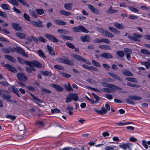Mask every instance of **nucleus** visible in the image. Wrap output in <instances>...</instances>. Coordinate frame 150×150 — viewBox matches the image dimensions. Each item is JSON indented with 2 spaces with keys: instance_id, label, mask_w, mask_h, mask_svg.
I'll return each mask as SVG.
<instances>
[{
  "instance_id": "obj_46",
  "label": "nucleus",
  "mask_w": 150,
  "mask_h": 150,
  "mask_svg": "<svg viewBox=\"0 0 150 150\" xmlns=\"http://www.w3.org/2000/svg\"><path fill=\"white\" fill-rule=\"evenodd\" d=\"M66 45L67 47L70 48L72 49H74L75 48V46L74 45L71 43L66 42Z\"/></svg>"
},
{
  "instance_id": "obj_64",
  "label": "nucleus",
  "mask_w": 150,
  "mask_h": 150,
  "mask_svg": "<svg viewBox=\"0 0 150 150\" xmlns=\"http://www.w3.org/2000/svg\"><path fill=\"white\" fill-rule=\"evenodd\" d=\"M0 16L4 18H7V16L6 14L4 12L0 11Z\"/></svg>"
},
{
  "instance_id": "obj_8",
  "label": "nucleus",
  "mask_w": 150,
  "mask_h": 150,
  "mask_svg": "<svg viewBox=\"0 0 150 150\" xmlns=\"http://www.w3.org/2000/svg\"><path fill=\"white\" fill-rule=\"evenodd\" d=\"M11 26L15 30L19 32H22L23 30L20 25L16 23H13L11 24Z\"/></svg>"
},
{
  "instance_id": "obj_52",
  "label": "nucleus",
  "mask_w": 150,
  "mask_h": 150,
  "mask_svg": "<svg viewBox=\"0 0 150 150\" xmlns=\"http://www.w3.org/2000/svg\"><path fill=\"white\" fill-rule=\"evenodd\" d=\"M19 2L28 7L29 6V4H27L24 0H17Z\"/></svg>"
},
{
  "instance_id": "obj_58",
  "label": "nucleus",
  "mask_w": 150,
  "mask_h": 150,
  "mask_svg": "<svg viewBox=\"0 0 150 150\" xmlns=\"http://www.w3.org/2000/svg\"><path fill=\"white\" fill-rule=\"evenodd\" d=\"M54 68L57 69H58L63 70L64 69V68L62 66L59 65H55L54 67Z\"/></svg>"
},
{
  "instance_id": "obj_6",
  "label": "nucleus",
  "mask_w": 150,
  "mask_h": 150,
  "mask_svg": "<svg viewBox=\"0 0 150 150\" xmlns=\"http://www.w3.org/2000/svg\"><path fill=\"white\" fill-rule=\"evenodd\" d=\"M2 66L8 69L14 73H16L17 70L14 67L8 64H4V63H1Z\"/></svg>"
},
{
  "instance_id": "obj_4",
  "label": "nucleus",
  "mask_w": 150,
  "mask_h": 150,
  "mask_svg": "<svg viewBox=\"0 0 150 150\" xmlns=\"http://www.w3.org/2000/svg\"><path fill=\"white\" fill-rule=\"evenodd\" d=\"M101 84L104 86L108 87L112 89H115V90H122V88H119L116 85L111 84H108L106 82H102L101 83Z\"/></svg>"
},
{
  "instance_id": "obj_13",
  "label": "nucleus",
  "mask_w": 150,
  "mask_h": 150,
  "mask_svg": "<svg viewBox=\"0 0 150 150\" xmlns=\"http://www.w3.org/2000/svg\"><path fill=\"white\" fill-rule=\"evenodd\" d=\"M1 97L3 99L8 102H11L12 101L11 99V96L9 94L3 93L1 94Z\"/></svg>"
},
{
  "instance_id": "obj_25",
  "label": "nucleus",
  "mask_w": 150,
  "mask_h": 150,
  "mask_svg": "<svg viewBox=\"0 0 150 150\" xmlns=\"http://www.w3.org/2000/svg\"><path fill=\"white\" fill-rule=\"evenodd\" d=\"M42 23V22L41 23H39L35 21H32L31 22V23L33 25L40 28L43 27Z\"/></svg>"
},
{
  "instance_id": "obj_28",
  "label": "nucleus",
  "mask_w": 150,
  "mask_h": 150,
  "mask_svg": "<svg viewBox=\"0 0 150 150\" xmlns=\"http://www.w3.org/2000/svg\"><path fill=\"white\" fill-rule=\"evenodd\" d=\"M60 14L66 16H68L71 15V12H67L64 10H61L59 11Z\"/></svg>"
},
{
  "instance_id": "obj_57",
  "label": "nucleus",
  "mask_w": 150,
  "mask_h": 150,
  "mask_svg": "<svg viewBox=\"0 0 150 150\" xmlns=\"http://www.w3.org/2000/svg\"><path fill=\"white\" fill-rule=\"evenodd\" d=\"M127 84L131 87H135V88H138L139 87V86L137 84H134L132 83H131L130 82H127Z\"/></svg>"
},
{
  "instance_id": "obj_10",
  "label": "nucleus",
  "mask_w": 150,
  "mask_h": 150,
  "mask_svg": "<svg viewBox=\"0 0 150 150\" xmlns=\"http://www.w3.org/2000/svg\"><path fill=\"white\" fill-rule=\"evenodd\" d=\"M51 86L52 88H55L56 90L59 92H61L63 91L64 89L61 86L55 84H51Z\"/></svg>"
},
{
  "instance_id": "obj_36",
  "label": "nucleus",
  "mask_w": 150,
  "mask_h": 150,
  "mask_svg": "<svg viewBox=\"0 0 150 150\" xmlns=\"http://www.w3.org/2000/svg\"><path fill=\"white\" fill-rule=\"evenodd\" d=\"M1 7L2 9L4 10H9L10 9L9 6L6 4H2Z\"/></svg>"
},
{
  "instance_id": "obj_11",
  "label": "nucleus",
  "mask_w": 150,
  "mask_h": 150,
  "mask_svg": "<svg viewBox=\"0 0 150 150\" xmlns=\"http://www.w3.org/2000/svg\"><path fill=\"white\" fill-rule=\"evenodd\" d=\"M29 93L31 97L33 98L34 100L35 101V103L38 104L39 106L41 107V105L40 104L38 103L37 102H39L40 103H42L43 101L41 100H40V99L35 96L33 94L30 93Z\"/></svg>"
},
{
  "instance_id": "obj_34",
  "label": "nucleus",
  "mask_w": 150,
  "mask_h": 150,
  "mask_svg": "<svg viewBox=\"0 0 150 150\" xmlns=\"http://www.w3.org/2000/svg\"><path fill=\"white\" fill-rule=\"evenodd\" d=\"M29 13L30 15L33 18H38V15H37L36 12L32 10H30L29 11Z\"/></svg>"
},
{
  "instance_id": "obj_24",
  "label": "nucleus",
  "mask_w": 150,
  "mask_h": 150,
  "mask_svg": "<svg viewBox=\"0 0 150 150\" xmlns=\"http://www.w3.org/2000/svg\"><path fill=\"white\" fill-rule=\"evenodd\" d=\"M11 89L13 93L16 94L18 97L20 98V96L19 94V92L18 91V89L14 86H12L11 87Z\"/></svg>"
},
{
  "instance_id": "obj_1",
  "label": "nucleus",
  "mask_w": 150,
  "mask_h": 150,
  "mask_svg": "<svg viewBox=\"0 0 150 150\" xmlns=\"http://www.w3.org/2000/svg\"><path fill=\"white\" fill-rule=\"evenodd\" d=\"M128 97L129 98L126 99V102L128 104L133 105L134 104V103L131 100H140L142 99L141 97L136 95H130Z\"/></svg>"
},
{
  "instance_id": "obj_16",
  "label": "nucleus",
  "mask_w": 150,
  "mask_h": 150,
  "mask_svg": "<svg viewBox=\"0 0 150 150\" xmlns=\"http://www.w3.org/2000/svg\"><path fill=\"white\" fill-rule=\"evenodd\" d=\"M88 6L89 8L92 12L97 14H99L100 13V11L95 8L93 5L91 4H88Z\"/></svg>"
},
{
  "instance_id": "obj_61",
  "label": "nucleus",
  "mask_w": 150,
  "mask_h": 150,
  "mask_svg": "<svg viewBox=\"0 0 150 150\" xmlns=\"http://www.w3.org/2000/svg\"><path fill=\"white\" fill-rule=\"evenodd\" d=\"M23 16L24 18L27 21H30V18L29 15L26 13H24L23 14Z\"/></svg>"
},
{
  "instance_id": "obj_49",
  "label": "nucleus",
  "mask_w": 150,
  "mask_h": 150,
  "mask_svg": "<svg viewBox=\"0 0 150 150\" xmlns=\"http://www.w3.org/2000/svg\"><path fill=\"white\" fill-rule=\"evenodd\" d=\"M118 11L117 10H115L112 9L111 7L109 8V11H107V13H115L117 12Z\"/></svg>"
},
{
  "instance_id": "obj_59",
  "label": "nucleus",
  "mask_w": 150,
  "mask_h": 150,
  "mask_svg": "<svg viewBox=\"0 0 150 150\" xmlns=\"http://www.w3.org/2000/svg\"><path fill=\"white\" fill-rule=\"evenodd\" d=\"M66 90L69 92L72 91L73 89L71 85L69 84L66 87Z\"/></svg>"
},
{
  "instance_id": "obj_48",
  "label": "nucleus",
  "mask_w": 150,
  "mask_h": 150,
  "mask_svg": "<svg viewBox=\"0 0 150 150\" xmlns=\"http://www.w3.org/2000/svg\"><path fill=\"white\" fill-rule=\"evenodd\" d=\"M104 35L106 37L110 38H113L114 36L113 34L107 31L105 32Z\"/></svg>"
},
{
  "instance_id": "obj_41",
  "label": "nucleus",
  "mask_w": 150,
  "mask_h": 150,
  "mask_svg": "<svg viewBox=\"0 0 150 150\" xmlns=\"http://www.w3.org/2000/svg\"><path fill=\"white\" fill-rule=\"evenodd\" d=\"M59 74L63 77L67 78H69L71 77V75L69 74H67L63 72H60Z\"/></svg>"
},
{
  "instance_id": "obj_43",
  "label": "nucleus",
  "mask_w": 150,
  "mask_h": 150,
  "mask_svg": "<svg viewBox=\"0 0 150 150\" xmlns=\"http://www.w3.org/2000/svg\"><path fill=\"white\" fill-rule=\"evenodd\" d=\"M8 1L11 3L13 5L16 6H18L19 4L16 0H8Z\"/></svg>"
},
{
  "instance_id": "obj_60",
  "label": "nucleus",
  "mask_w": 150,
  "mask_h": 150,
  "mask_svg": "<svg viewBox=\"0 0 150 150\" xmlns=\"http://www.w3.org/2000/svg\"><path fill=\"white\" fill-rule=\"evenodd\" d=\"M51 111L52 113H58L60 112V110L58 109L55 108L51 109Z\"/></svg>"
},
{
  "instance_id": "obj_35",
  "label": "nucleus",
  "mask_w": 150,
  "mask_h": 150,
  "mask_svg": "<svg viewBox=\"0 0 150 150\" xmlns=\"http://www.w3.org/2000/svg\"><path fill=\"white\" fill-rule=\"evenodd\" d=\"M114 25L115 27L120 29H123L125 28V26L118 23H114Z\"/></svg>"
},
{
  "instance_id": "obj_3",
  "label": "nucleus",
  "mask_w": 150,
  "mask_h": 150,
  "mask_svg": "<svg viewBox=\"0 0 150 150\" xmlns=\"http://www.w3.org/2000/svg\"><path fill=\"white\" fill-rule=\"evenodd\" d=\"M73 31L75 32H80L88 33L89 31L83 26L79 25L78 26L74 27L72 28Z\"/></svg>"
},
{
  "instance_id": "obj_27",
  "label": "nucleus",
  "mask_w": 150,
  "mask_h": 150,
  "mask_svg": "<svg viewBox=\"0 0 150 150\" xmlns=\"http://www.w3.org/2000/svg\"><path fill=\"white\" fill-rule=\"evenodd\" d=\"M54 22L56 24L62 25H65L67 24V23L59 19H55Z\"/></svg>"
},
{
  "instance_id": "obj_7",
  "label": "nucleus",
  "mask_w": 150,
  "mask_h": 150,
  "mask_svg": "<svg viewBox=\"0 0 150 150\" xmlns=\"http://www.w3.org/2000/svg\"><path fill=\"white\" fill-rule=\"evenodd\" d=\"M45 36L49 40L53 42L56 43L59 41L58 39L55 38L54 36L51 35L46 34L45 35Z\"/></svg>"
},
{
  "instance_id": "obj_45",
  "label": "nucleus",
  "mask_w": 150,
  "mask_h": 150,
  "mask_svg": "<svg viewBox=\"0 0 150 150\" xmlns=\"http://www.w3.org/2000/svg\"><path fill=\"white\" fill-rule=\"evenodd\" d=\"M141 52L142 53L147 55H150V52L144 49L141 50Z\"/></svg>"
},
{
  "instance_id": "obj_55",
  "label": "nucleus",
  "mask_w": 150,
  "mask_h": 150,
  "mask_svg": "<svg viewBox=\"0 0 150 150\" xmlns=\"http://www.w3.org/2000/svg\"><path fill=\"white\" fill-rule=\"evenodd\" d=\"M26 87L28 90L31 91H33L35 90V88L31 86H26Z\"/></svg>"
},
{
  "instance_id": "obj_17",
  "label": "nucleus",
  "mask_w": 150,
  "mask_h": 150,
  "mask_svg": "<svg viewBox=\"0 0 150 150\" xmlns=\"http://www.w3.org/2000/svg\"><path fill=\"white\" fill-rule=\"evenodd\" d=\"M72 57L76 60L83 62L86 61V60L85 59L79 55L76 54H73L72 55Z\"/></svg>"
},
{
  "instance_id": "obj_2",
  "label": "nucleus",
  "mask_w": 150,
  "mask_h": 150,
  "mask_svg": "<svg viewBox=\"0 0 150 150\" xmlns=\"http://www.w3.org/2000/svg\"><path fill=\"white\" fill-rule=\"evenodd\" d=\"M58 61L60 63L68 65L73 66L74 65V63L73 62L70 60L68 58L66 57H64L63 58H59L58 59Z\"/></svg>"
},
{
  "instance_id": "obj_19",
  "label": "nucleus",
  "mask_w": 150,
  "mask_h": 150,
  "mask_svg": "<svg viewBox=\"0 0 150 150\" xmlns=\"http://www.w3.org/2000/svg\"><path fill=\"white\" fill-rule=\"evenodd\" d=\"M131 144L129 143L124 144H123L119 145V146L123 149L126 150L127 149H130V145Z\"/></svg>"
},
{
  "instance_id": "obj_56",
  "label": "nucleus",
  "mask_w": 150,
  "mask_h": 150,
  "mask_svg": "<svg viewBox=\"0 0 150 150\" xmlns=\"http://www.w3.org/2000/svg\"><path fill=\"white\" fill-rule=\"evenodd\" d=\"M92 64L94 65V66L97 67H100L101 66L97 62L94 60H92Z\"/></svg>"
},
{
  "instance_id": "obj_54",
  "label": "nucleus",
  "mask_w": 150,
  "mask_h": 150,
  "mask_svg": "<svg viewBox=\"0 0 150 150\" xmlns=\"http://www.w3.org/2000/svg\"><path fill=\"white\" fill-rule=\"evenodd\" d=\"M0 83L4 86H8L9 85L7 81H0Z\"/></svg>"
},
{
  "instance_id": "obj_47",
  "label": "nucleus",
  "mask_w": 150,
  "mask_h": 150,
  "mask_svg": "<svg viewBox=\"0 0 150 150\" xmlns=\"http://www.w3.org/2000/svg\"><path fill=\"white\" fill-rule=\"evenodd\" d=\"M125 79L128 81L132 82H136L137 81V79L135 78H134L127 77L125 78Z\"/></svg>"
},
{
  "instance_id": "obj_33",
  "label": "nucleus",
  "mask_w": 150,
  "mask_h": 150,
  "mask_svg": "<svg viewBox=\"0 0 150 150\" xmlns=\"http://www.w3.org/2000/svg\"><path fill=\"white\" fill-rule=\"evenodd\" d=\"M15 51L17 53L21 54L23 51H24L23 49L19 47H17L15 48Z\"/></svg>"
},
{
  "instance_id": "obj_18",
  "label": "nucleus",
  "mask_w": 150,
  "mask_h": 150,
  "mask_svg": "<svg viewBox=\"0 0 150 150\" xmlns=\"http://www.w3.org/2000/svg\"><path fill=\"white\" fill-rule=\"evenodd\" d=\"M80 38L81 40L83 42H90L91 41V38L88 35L81 36L80 37Z\"/></svg>"
},
{
  "instance_id": "obj_23",
  "label": "nucleus",
  "mask_w": 150,
  "mask_h": 150,
  "mask_svg": "<svg viewBox=\"0 0 150 150\" xmlns=\"http://www.w3.org/2000/svg\"><path fill=\"white\" fill-rule=\"evenodd\" d=\"M47 50L50 54L54 55L55 54V52L54 49L50 47L49 45H47Z\"/></svg>"
},
{
  "instance_id": "obj_30",
  "label": "nucleus",
  "mask_w": 150,
  "mask_h": 150,
  "mask_svg": "<svg viewBox=\"0 0 150 150\" xmlns=\"http://www.w3.org/2000/svg\"><path fill=\"white\" fill-rule=\"evenodd\" d=\"M114 89H110L108 88H104L102 90L105 92L110 93L111 92H115V91Z\"/></svg>"
},
{
  "instance_id": "obj_9",
  "label": "nucleus",
  "mask_w": 150,
  "mask_h": 150,
  "mask_svg": "<svg viewBox=\"0 0 150 150\" xmlns=\"http://www.w3.org/2000/svg\"><path fill=\"white\" fill-rule=\"evenodd\" d=\"M124 51L127 60L130 61L131 59V54L132 52V50L130 49L125 48Z\"/></svg>"
},
{
  "instance_id": "obj_22",
  "label": "nucleus",
  "mask_w": 150,
  "mask_h": 150,
  "mask_svg": "<svg viewBox=\"0 0 150 150\" xmlns=\"http://www.w3.org/2000/svg\"><path fill=\"white\" fill-rule=\"evenodd\" d=\"M18 129L20 132H22V133L21 135L23 134L24 131L25 130L26 128L24 124H20L18 127Z\"/></svg>"
},
{
  "instance_id": "obj_32",
  "label": "nucleus",
  "mask_w": 150,
  "mask_h": 150,
  "mask_svg": "<svg viewBox=\"0 0 150 150\" xmlns=\"http://www.w3.org/2000/svg\"><path fill=\"white\" fill-rule=\"evenodd\" d=\"M149 62H142L141 64L145 66L147 69H149L150 68V59H149Z\"/></svg>"
},
{
  "instance_id": "obj_62",
  "label": "nucleus",
  "mask_w": 150,
  "mask_h": 150,
  "mask_svg": "<svg viewBox=\"0 0 150 150\" xmlns=\"http://www.w3.org/2000/svg\"><path fill=\"white\" fill-rule=\"evenodd\" d=\"M133 35L135 37L137 38H141L143 37L142 35H139L137 33H134L133 34Z\"/></svg>"
},
{
  "instance_id": "obj_37",
  "label": "nucleus",
  "mask_w": 150,
  "mask_h": 150,
  "mask_svg": "<svg viewBox=\"0 0 150 150\" xmlns=\"http://www.w3.org/2000/svg\"><path fill=\"white\" fill-rule=\"evenodd\" d=\"M99 47L101 49L105 50H110L111 47L108 45H101L99 46Z\"/></svg>"
},
{
  "instance_id": "obj_51",
  "label": "nucleus",
  "mask_w": 150,
  "mask_h": 150,
  "mask_svg": "<svg viewBox=\"0 0 150 150\" xmlns=\"http://www.w3.org/2000/svg\"><path fill=\"white\" fill-rule=\"evenodd\" d=\"M129 8L130 10L133 12H137L139 11L138 9L135 8L134 7L130 6L129 7Z\"/></svg>"
},
{
  "instance_id": "obj_40",
  "label": "nucleus",
  "mask_w": 150,
  "mask_h": 150,
  "mask_svg": "<svg viewBox=\"0 0 150 150\" xmlns=\"http://www.w3.org/2000/svg\"><path fill=\"white\" fill-rule=\"evenodd\" d=\"M116 54L120 57H122L124 56L125 53L122 51H118L116 52Z\"/></svg>"
},
{
  "instance_id": "obj_5",
  "label": "nucleus",
  "mask_w": 150,
  "mask_h": 150,
  "mask_svg": "<svg viewBox=\"0 0 150 150\" xmlns=\"http://www.w3.org/2000/svg\"><path fill=\"white\" fill-rule=\"evenodd\" d=\"M17 77L18 79L21 81H25L28 80L27 77L22 73H18Z\"/></svg>"
},
{
  "instance_id": "obj_20",
  "label": "nucleus",
  "mask_w": 150,
  "mask_h": 150,
  "mask_svg": "<svg viewBox=\"0 0 150 150\" xmlns=\"http://www.w3.org/2000/svg\"><path fill=\"white\" fill-rule=\"evenodd\" d=\"M16 35L17 37L22 39H25L27 36V35L26 34L21 32L16 33Z\"/></svg>"
},
{
  "instance_id": "obj_44",
  "label": "nucleus",
  "mask_w": 150,
  "mask_h": 150,
  "mask_svg": "<svg viewBox=\"0 0 150 150\" xmlns=\"http://www.w3.org/2000/svg\"><path fill=\"white\" fill-rule=\"evenodd\" d=\"M61 37L63 39H66L70 40H73V38L71 37L67 36L64 35H61Z\"/></svg>"
},
{
  "instance_id": "obj_21",
  "label": "nucleus",
  "mask_w": 150,
  "mask_h": 150,
  "mask_svg": "<svg viewBox=\"0 0 150 150\" xmlns=\"http://www.w3.org/2000/svg\"><path fill=\"white\" fill-rule=\"evenodd\" d=\"M122 73L123 74L126 76H132L133 75L132 73L129 70L126 69L123 70L122 71Z\"/></svg>"
},
{
  "instance_id": "obj_50",
  "label": "nucleus",
  "mask_w": 150,
  "mask_h": 150,
  "mask_svg": "<svg viewBox=\"0 0 150 150\" xmlns=\"http://www.w3.org/2000/svg\"><path fill=\"white\" fill-rule=\"evenodd\" d=\"M128 38L130 40H132L134 41L139 42L140 41L139 39L137 38H136L134 36L133 37V36L129 35Z\"/></svg>"
},
{
  "instance_id": "obj_15",
  "label": "nucleus",
  "mask_w": 150,
  "mask_h": 150,
  "mask_svg": "<svg viewBox=\"0 0 150 150\" xmlns=\"http://www.w3.org/2000/svg\"><path fill=\"white\" fill-rule=\"evenodd\" d=\"M32 64V66L38 68H41L42 66L38 61L36 60H33Z\"/></svg>"
},
{
  "instance_id": "obj_63",
  "label": "nucleus",
  "mask_w": 150,
  "mask_h": 150,
  "mask_svg": "<svg viewBox=\"0 0 150 150\" xmlns=\"http://www.w3.org/2000/svg\"><path fill=\"white\" fill-rule=\"evenodd\" d=\"M41 90L45 93H50L51 92V91L45 88H42L41 89Z\"/></svg>"
},
{
  "instance_id": "obj_14",
  "label": "nucleus",
  "mask_w": 150,
  "mask_h": 150,
  "mask_svg": "<svg viewBox=\"0 0 150 150\" xmlns=\"http://www.w3.org/2000/svg\"><path fill=\"white\" fill-rule=\"evenodd\" d=\"M68 96H70L72 100H73L74 101H76L78 100V96L76 93H70L68 94Z\"/></svg>"
},
{
  "instance_id": "obj_26",
  "label": "nucleus",
  "mask_w": 150,
  "mask_h": 150,
  "mask_svg": "<svg viewBox=\"0 0 150 150\" xmlns=\"http://www.w3.org/2000/svg\"><path fill=\"white\" fill-rule=\"evenodd\" d=\"M73 6V4L71 3H69L64 5V8L69 10H71L72 6Z\"/></svg>"
},
{
  "instance_id": "obj_53",
  "label": "nucleus",
  "mask_w": 150,
  "mask_h": 150,
  "mask_svg": "<svg viewBox=\"0 0 150 150\" xmlns=\"http://www.w3.org/2000/svg\"><path fill=\"white\" fill-rule=\"evenodd\" d=\"M1 50L5 53L9 54L10 53V51L8 49V48L7 49V48L4 47L1 49Z\"/></svg>"
},
{
  "instance_id": "obj_38",
  "label": "nucleus",
  "mask_w": 150,
  "mask_h": 150,
  "mask_svg": "<svg viewBox=\"0 0 150 150\" xmlns=\"http://www.w3.org/2000/svg\"><path fill=\"white\" fill-rule=\"evenodd\" d=\"M41 74L44 76H50L52 75V73L49 71H42Z\"/></svg>"
},
{
  "instance_id": "obj_12",
  "label": "nucleus",
  "mask_w": 150,
  "mask_h": 150,
  "mask_svg": "<svg viewBox=\"0 0 150 150\" xmlns=\"http://www.w3.org/2000/svg\"><path fill=\"white\" fill-rule=\"evenodd\" d=\"M100 56V57L107 59H112L113 57L111 54L109 53H103L101 54Z\"/></svg>"
},
{
  "instance_id": "obj_29",
  "label": "nucleus",
  "mask_w": 150,
  "mask_h": 150,
  "mask_svg": "<svg viewBox=\"0 0 150 150\" xmlns=\"http://www.w3.org/2000/svg\"><path fill=\"white\" fill-rule=\"evenodd\" d=\"M108 28L111 31L114 33H115L118 34H119L120 33V32L119 30L116 29L114 28L109 27H108Z\"/></svg>"
},
{
  "instance_id": "obj_39",
  "label": "nucleus",
  "mask_w": 150,
  "mask_h": 150,
  "mask_svg": "<svg viewBox=\"0 0 150 150\" xmlns=\"http://www.w3.org/2000/svg\"><path fill=\"white\" fill-rule=\"evenodd\" d=\"M38 54L39 56L43 58H45L46 56L44 54V52L42 50H39L37 51Z\"/></svg>"
},
{
  "instance_id": "obj_31",
  "label": "nucleus",
  "mask_w": 150,
  "mask_h": 150,
  "mask_svg": "<svg viewBox=\"0 0 150 150\" xmlns=\"http://www.w3.org/2000/svg\"><path fill=\"white\" fill-rule=\"evenodd\" d=\"M5 57L7 59L13 62H15L16 61V59L12 56L8 55H6Z\"/></svg>"
},
{
  "instance_id": "obj_42",
  "label": "nucleus",
  "mask_w": 150,
  "mask_h": 150,
  "mask_svg": "<svg viewBox=\"0 0 150 150\" xmlns=\"http://www.w3.org/2000/svg\"><path fill=\"white\" fill-rule=\"evenodd\" d=\"M35 11L39 15H42L44 13V11L42 9H36Z\"/></svg>"
}]
</instances>
